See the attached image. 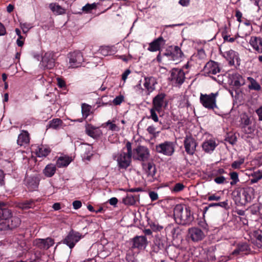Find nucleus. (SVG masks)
Here are the masks:
<instances>
[{
  "mask_svg": "<svg viewBox=\"0 0 262 262\" xmlns=\"http://www.w3.org/2000/svg\"><path fill=\"white\" fill-rule=\"evenodd\" d=\"M184 187L185 186L183 184L178 183L174 185L172 190V191L174 192H178L182 191L184 188Z\"/></svg>",
  "mask_w": 262,
  "mask_h": 262,
  "instance_id": "51",
  "label": "nucleus"
},
{
  "mask_svg": "<svg viewBox=\"0 0 262 262\" xmlns=\"http://www.w3.org/2000/svg\"><path fill=\"white\" fill-rule=\"evenodd\" d=\"M251 124L249 117L246 114L243 115L241 118V127L245 126H248Z\"/></svg>",
  "mask_w": 262,
  "mask_h": 262,
  "instance_id": "43",
  "label": "nucleus"
},
{
  "mask_svg": "<svg viewBox=\"0 0 262 262\" xmlns=\"http://www.w3.org/2000/svg\"><path fill=\"white\" fill-rule=\"evenodd\" d=\"M250 44L258 53H262V38L258 37L252 36L250 40Z\"/></svg>",
  "mask_w": 262,
  "mask_h": 262,
  "instance_id": "24",
  "label": "nucleus"
},
{
  "mask_svg": "<svg viewBox=\"0 0 262 262\" xmlns=\"http://www.w3.org/2000/svg\"><path fill=\"white\" fill-rule=\"evenodd\" d=\"M242 129V130L245 133V134H252L254 129V128L252 127V126H243L242 127H241Z\"/></svg>",
  "mask_w": 262,
  "mask_h": 262,
  "instance_id": "52",
  "label": "nucleus"
},
{
  "mask_svg": "<svg viewBox=\"0 0 262 262\" xmlns=\"http://www.w3.org/2000/svg\"><path fill=\"white\" fill-rule=\"evenodd\" d=\"M219 93H211L209 94H200V101L201 104L206 108L209 110H213L217 108L216 104V98Z\"/></svg>",
  "mask_w": 262,
  "mask_h": 262,
  "instance_id": "3",
  "label": "nucleus"
},
{
  "mask_svg": "<svg viewBox=\"0 0 262 262\" xmlns=\"http://www.w3.org/2000/svg\"><path fill=\"white\" fill-rule=\"evenodd\" d=\"M57 85L59 88H63L66 86L65 82L61 78H58L57 79Z\"/></svg>",
  "mask_w": 262,
  "mask_h": 262,
  "instance_id": "61",
  "label": "nucleus"
},
{
  "mask_svg": "<svg viewBox=\"0 0 262 262\" xmlns=\"http://www.w3.org/2000/svg\"><path fill=\"white\" fill-rule=\"evenodd\" d=\"M230 176L232 179L230 185L232 186L235 185L239 181L238 173L236 172H232L230 173Z\"/></svg>",
  "mask_w": 262,
  "mask_h": 262,
  "instance_id": "45",
  "label": "nucleus"
},
{
  "mask_svg": "<svg viewBox=\"0 0 262 262\" xmlns=\"http://www.w3.org/2000/svg\"><path fill=\"white\" fill-rule=\"evenodd\" d=\"M126 259L127 262H139L134 255L130 254L126 255Z\"/></svg>",
  "mask_w": 262,
  "mask_h": 262,
  "instance_id": "56",
  "label": "nucleus"
},
{
  "mask_svg": "<svg viewBox=\"0 0 262 262\" xmlns=\"http://www.w3.org/2000/svg\"><path fill=\"white\" fill-rule=\"evenodd\" d=\"M165 96L166 95L164 93H161L158 94L153 99V107H155L158 113L162 111V108L164 106L165 101Z\"/></svg>",
  "mask_w": 262,
  "mask_h": 262,
  "instance_id": "17",
  "label": "nucleus"
},
{
  "mask_svg": "<svg viewBox=\"0 0 262 262\" xmlns=\"http://www.w3.org/2000/svg\"><path fill=\"white\" fill-rule=\"evenodd\" d=\"M62 124V121L60 119H54L49 122L48 127L54 129H58Z\"/></svg>",
  "mask_w": 262,
  "mask_h": 262,
  "instance_id": "36",
  "label": "nucleus"
},
{
  "mask_svg": "<svg viewBox=\"0 0 262 262\" xmlns=\"http://www.w3.org/2000/svg\"><path fill=\"white\" fill-rule=\"evenodd\" d=\"M56 170V166L53 164L47 165L43 170V173L47 177H52Z\"/></svg>",
  "mask_w": 262,
  "mask_h": 262,
  "instance_id": "32",
  "label": "nucleus"
},
{
  "mask_svg": "<svg viewBox=\"0 0 262 262\" xmlns=\"http://www.w3.org/2000/svg\"><path fill=\"white\" fill-rule=\"evenodd\" d=\"M39 181L37 176H27L24 180V184L29 191H34L37 190Z\"/></svg>",
  "mask_w": 262,
  "mask_h": 262,
  "instance_id": "13",
  "label": "nucleus"
},
{
  "mask_svg": "<svg viewBox=\"0 0 262 262\" xmlns=\"http://www.w3.org/2000/svg\"><path fill=\"white\" fill-rule=\"evenodd\" d=\"M247 79L250 82V84L248 85V88L250 90L255 91H259L261 90V86L254 78L251 77H248Z\"/></svg>",
  "mask_w": 262,
  "mask_h": 262,
  "instance_id": "35",
  "label": "nucleus"
},
{
  "mask_svg": "<svg viewBox=\"0 0 262 262\" xmlns=\"http://www.w3.org/2000/svg\"><path fill=\"white\" fill-rule=\"evenodd\" d=\"M34 201L32 200L25 201L18 204V207L22 209H27L34 206Z\"/></svg>",
  "mask_w": 262,
  "mask_h": 262,
  "instance_id": "37",
  "label": "nucleus"
},
{
  "mask_svg": "<svg viewBox=\"0 0 262 262\" xmlns=\"http://www.w3.org/2000/svg\"><path fill=\"white\" fill-rule=\"evenodd\" d=\"M82 206V203L80 201H74L73 202V206L74 209H78Z\"/></svg>",
  "mask_w": 262,
  "mask_h": 262,
  "instance_id": "58",
  "label": "nucleus"
},
{
  "mask_svg": "<svg viewBox=\"0 0 262 262\" xmlns=\"http://www.w3.org/2000/svg\"><path fill=\"white\" fill-rule=\"evenodd\" d=\"M156 112L157 111L156 110H155V108L152 107L150 110V115L148 117V118L151 119L155 122H158L159 121V118Z\"/></svg>",
  "mask_w": 262,
  "mask_h": 262,
  "instance_id": "44",
  "label": "nucleus"
},
{
  "mask_svg": "<svg viewBox=\"0 0 262 262\" xmlns=\"http://www.w3.org/2000/svg\"><path fill=\"white\" fill-rule=\"evenodd\" d=\"M20 224V219L17 216H11L8 219H0V230H6L8 228L12 229L17 227Z\"/></svg>",
  "mask_w": 262,
  "mask_h": 262,
  "instance_id": "10",
  "label": "nucleus"
},
{
  "mask_svg": "<svg viewBox=\"0 0 262 262\" xmlns=\"http://www.w3.org/2000/svg\"><path fill=\"white\" fill-rule=\"evenodd\" d=\"M254 190L253 188L248 187L242 189L240 191H237V195L239 201H244L245 203L250 202L254 195Z\"/></svg>",
  "mask_w": 262,
  "mask_h": 262,
  "instance_id": "12",
  "label": "nucleus"
},
{
  "mask_svg": "<svg viewBox=\"0 0 262 262\" xmlns=\"http://www.w3.org/2000/svg\"><path fill=\"white\" fill-rule=\"evenodd\" d=\"M85 128V133L93 138L99 137L102 134L99 127H95L91 124H86Z\"/></svg>",
  "mask_w": 262,
  "mask_h": 262,
  "instance_id": "18",
  "label": "nucleus"
},
{
  "mask_svg": "<svg viewBox=\"0 0 262 262\" xmlns=\"http://www.w3.org/2000/svg\"><path fill=\"white\" fill-rule=\"evenodd\" d=\"M83 237L84 235L72 229L63 239V243L70 249H72L76 244Z\"/></svg>",
  "mask_w": 262,
  "mask_h": 262,
  "instance_id": "4",
  "label": "nucleus"
},
{
  "mask_svg": "<svg viewBox=\"0 0 262 262\" xmlns=\"http://www.w3.org/2000/svg\"><path fill=\"white\" fill-rule=\"evenodd\" d=\"M166 41L162 37H159L149 43L148 50L151 52L160 51L165 44Z\"/></svg>",
  "mask_w": 262,
  "mask_h": 262,
  "instance_id": "19",
  "label": "nucleus"
},
{
  "mask_svg": "<svg viewBox=\"0 0 262 262\" xmlns=\"http://www.w3.org/2000/svg\"><path fill=\"white\" fill-rule=\"evenodd\" d=\"M250 250V248L248 244L243 243L237 245L236 249L232 252L233 255L247 254Z\"/></svg>",
  "mask_w": 262,
  "mask_h": 262,
  "instance_id": "26",
  "label": "nucleus"
},
{
  "mask_svg": "<svg viewBox=\"0 0 262 262\" xmlns=\"http://www.w3.org/2000/svg\"><path fill=\"white\" fill-rule=\"evenodd\" d=\"M29 135L27 131L23 130L18 137L17 143L20 146L25 145L29 142Z\"/></svg>",
  "mask_w": 262,
  "mask_h": 262,
  "instance_id": "29",
  "label": "nucleus"
},
{
  "mask_svg": "<svg viewBox=\"0 0 262 262\" xmlns=\"http://www.w3.org/2000/svg\"><path fill=\"white\" fill-rule=\"evenodd\" d=\"M156 127L153 125L149 126L147 128V131L148 132V133L153 135V136L155 138L158 136V134L159 133V132H156Z\"/></svg>",
  "mask_w": 262,
  "mask_h": 262,
  "instance_id": "49",
  "label": "nucleus"
},
{
  "mask_svg": "<svg viewBox=\"0 0 262 262\" xmlns=\"http://www.w3.org/2000/svg\"><path fill=\"white\" fill-rule=\"evenodd\" d=\"M50 148L43 145L38 146L36 150V154L37 156L40 158L46 157L50 154Z\"/></svg>",
  "mask_w": 262,
  "mask_h": 262,
  "instance_id": "31",
  "label": "nucleus"
},
{
  "mask_svg": "<svg viewBox=\"0 0 262 262\" xmlns=\"http://www.w3.org/2000/svg\"><path fill=\"white\" fill-rule=\"evenodd\" d=\"M149 197L151 201H154L158 199V195L157 192L154 191H151L149 193Z\"/></svg>",
  "mask_w": 262,
  "mask_h": 262,
  "instance_id": "57",
  "label": "nucleus"
},
{
  "mask_svg": "<svg viewBox=\"0 0 262 262\" xmlns=\"http://www.w3.org/2000/svg\"><path fill=\"white\" fill-rule=\"evenodd\" d=\"M54 244L53 239L48 237L45 239L37 238L33 241V244L41 250H47Z\"/></svg>",
  "mask_w": 262,
  "mask_h": 262,
  "instance_id": "14",
  "label": "nucleus"
},
{
  "mask_svg": "<svg viewBox=\"0 0 262 262\" xmlns=\"http://www.w3.org/2000/svg\"><path fill=\"white\" fill-rule=\"evenodd\" d=\"M173 215L176 223L180 225L189 224L193 220L190 208L182 204H178L175 206Z\"/></svg>",
  "mask_w": 262,
  "mask_h": 262,
  "instance_id": "1",
  "label": "nucleus"
},
{
  "mask_svg": "<svg viewBox=\"0 0 262 262\" xmlns=\"http://www.w3.org/2000/svg\"><path fill=\"white\" fill-rule=\"evenodd\" d=\"M91 109V107L89 105L83 104L81 106V112L83 117L85 118H87L90 114Z\"/></svg>",
  "mask_w": 262,
  "mask_h": 262,
  "instance_id": "41",
  "label": "nucleus"
},
{
  "mask_svg": "<svg viewBox=\"0 0 262 262\" xmlns=\"http://www.w3.org/2000/svg\"><path fill=\"white\" fill-rule=\"evenodd\" d=\"M20 27L24 33L28 32V31L33 27L32 24L28 23H20Z\"/></svg>",
  "mask_w": 262,
  "mask_h": 262,
  "instance_id": "47",
  "label": "nucleus"
},
{
  "mask_svg": "<svg viewBox=\"0 0 262 262\" xmlns=\"http://www.w3.org/2000/svg\"><path fill=\"white\" fill-rule=\"evenodd\" d=\"M69 66L70 68H77L81 66L84 61L82 53L79 51L70 53L68 55Z\"/></svg>",
  "mask_w": 262,
  "mask_h": 262,
  "instance_id": "7",
  "label": "nucleus"
},
{
  "mask_svg": "<svg viewBox=\"0 0 262 262\" xmlns=\"http://www.w3.org/2000/svg\"><path fill=\"white\" fill-rule=\"evenodd\" d=\"M142 166L148 180L150 182L154 181L156 173L155 165L152 162H148L147 163H143Z\"/></svg>",
  "mask_w": 262,
  "mask_h": 262,
  "instance_id": "16",
  "label": "nucleus"
},
{
  "mask_svg": "<svg viewBox=\"0 0 262 262\" xmlns=\"http://www.w3.org/2000/svg\"><path fill=\"white\" fill-rule=\"evenodd\" d=\"M150 227L153 231L157 232L161 231L163 227L157 222H153L150 224Z\"/></svg>",
  "mask_w": 262,
  "mask_h": 262,
  "instance_id": "46",
  "label": "nucleus"
},
{
  "mask_svg": "<svg viewBox=\"0 0 262 262\" xmlns=\"http://www.w3.org/2000/svg\"><path fill=\"white\" fill-rule=\"evenodd\" d=\"M106 124L109 126V129L112 131H118L119 130L118 127L116 124L112 123L110 121H108Z\"/></svg>",
  "mask_w": 262,
  "mask_h": 262,
  "instance_id": "55",
  "label": "nucleus"
},
{
  "mask_svg": "<svg viewBox=\"0 0 262 262\" xmlns=\"http://www.w3.org/2000/svg\"><path fill=\"white\" fill-rule=\"evenodd\" d=\"M108 202L111 205H115L118 202V200L116 198H112Z\"/></svg>",
  "mask_w": 262,
  "mask_h": 262,
  "instance_id": "64",
  "label": "nucleus"
},
{
  "mask_svg": "<svg viewBox=\"0 0 262 262\" xmlns=\"http://www.w3.org/2000/svg\"><path fill=\"white\" fill-rule=\"evenodd\" d=\"M156 150L158 153L166 156H171L174 151V145L173 142L165 141L156 146Z\"/></svg>",
  "mask_w": 262,
  "mask_h": 262,
  "instance_id": "8",
  "label": "nucleus"
},
{
  "mask_svg": "<svg viewBox=\"0 0 262 262\" xmlns=\"http://www.w3.org/2000/svg\"><path fill=\"white\" fill-rule=\"evenodd\" d=\"M42 65L46 69H53L55 66L54 53L52 52L46 53L42 58Z\"/></svg>",
  "mask_w": 262,
  "mask_h": 262,
  "instance_id": "15",
  "label": "nucleus"
},
{
  "mask_svg": "<svg viewBox=\"0 0 262 262\" xmlns=\"http://www.w3.org/2000/svg\"><path fill=\"white\" fill-rule=\"evenodd\" d=\"M214 206H220L222 208L227 209V208H228V201H224V202H220V203H211L208 205V207H205V209L207 210L208 209V208L214 207Z\"/></svg>",
  "mask_w": 262,
  "mask_h": 262,
  "instance_id": "42",
  "label": "nucleus"
},
{
  "mask_svg": "<svg viewBox=\"0 0 262 262\" xmlns=\"http://www.w3.org/2000/svg\"><path fill=\"white\" fill-rule=\"evenodd\" d=\"M171 55L173 60H177L182 57L183 53L179 47L176 46Z\"/></svg>",
  "mask_w": 262,
  "mask_h": 262,
  "instance_id": "40",
  "label": "nucleus"
},
{
  "mask_svg": "<svg viewBox=\"0 0 262 262\" xmlns=\"http://www.w3.org/2000/svg\"><path fill=\"white\" fill-rule=\"evenodd\" d=\"M6 204L0 201V219L7 220L11 216V211L5 207Z\"/></svg>",
  "mask_w": 262,
  "mask_h": 262,
  "instance_id": "28",
  "label": "nucleus"
},
{
  "mask_svg": "<svg viewBox=\"0 0 262 262\" xmlns=\"http://www.w3.org/2000/svg\"><path fill=\"white\" fill-rule=\"evenodd\" d=\"M72 161L69 157H61L57 161L56 164L58 167L67 166Z\"/></svg>",
  "mask_w": 262,
  "mask_h": 262,
  "instance_id": "33",
  "label": "nucleus"
},
{
  "mask_svg": "<svg viewBox=\"0 0 262 262\" xmlns=\"http://www.w3.org/2000/svg\"><path fill=\"white\" fill-rule=\"evenodd\" d=\"M251 179H250V183L252 184L257 183L259 180L262 179V171L257 170L253 172L251 174Z\"/></svg>",
  "mask_w": 262,
  "mask_h": 262,
  "instance_id": "38",
  "label": "nucleus"
},
{
  "mask_svg": "<svg viewBox=\"0 0 262 262\" xmlns=\"http://www.w3.org/2000/svg\"><path fill=\"white\" fill-rule=\"evenodd\" d=\"M221 199L220 196L216 195L215 194L210 195L208 197V200L209 201H219Z\"/></svg>",
  "mask_w": 262,
  "mask_h": 262,
  "instance_id": "59",
  "label": "nucleus"
},
{
  "mask_svg": "<svg viewBox=\"0 0 262 262\" xmlns=\"http://www.w3.org/2000/svg\"><path fill=\"white\" fill-rule=\"evenodd\" d=\"M259 120L262 121V106L256 111Z\"/></svg>",
  "mask_w": 262,
  "mask_h": 262,
  "instance_id": "62",
  "label": "nucleus"
},
{
  "mask_svg": "<svg viewBox=\"0 0 262 262\" xmlns=\"http://www.w3.org/2000/svg\"><path fill=\"white\" fill-rule=\"evenodd\" d=\"M123 99H124V97L122 95H119V96L116 97L113 100V102L115 105H119L123 101Z\"/></svg>",
  "mask_w": 262,
  "mask_h": 262,
  "instance_id": "54",
  "label": "nucleus"
},
{
  "mask_svg": "<svg viewBox=\"0 0 262 262\" xmlns=\"http://www.w3.org/2000/svg\"><path fill=\"white\" fill-rule=\"evenodd\" d=\"M93 147L89 144H83L81 146V150L83 153V158L90 160L93 156Z\"/></svg>",
  "mask_w": 262,
  "mask_h": 262,
  "instance_id": "27",
  "label": "nucleus"
},
{
  "mask_svg": "<svg viewBox=\"0 0 262 262\" xmlns=\"http://www.w3.org/2000/svg\"><path fill=\"white\" fill-rule=\"evenodd\" d=\"M214 182L217 184H222L225 183H227L226 179L222 176H215V178L214 179Z\"/></svg>",
  "mask_w": 262,
  "mask_h": 262,
  "instance_id": "48",
  "label": "nucleus"
},
{
  "mask_svg": "<svg viewBox=\"0 0 262 262\" xmlns=\"http://www.w3.org/2000/svg\"><path fill=\"white\" fill-rule=\"evenodd\" d=\"M96 6L95 3H93L92 4H87L86 5L82 7V10L83 11L88 13L91 10L95 8Z\"/></svg>",
  "mask_w": 262,
  "mask_h": 262,
  "instance_id": "50",
  "label": "nucleus"
},
{
  "mask_svg": "<svg viewBox=\"0 0 262 262\" xmlns=\"http://www.w3.org/2000/svg\"><path fill=\"white\" fill-rule=\"evenodd\" d=\"M190 0H180L179 4L182 6H187L189 5Z\"/></svg>",
  "mask_w": 262,
  "mask_h": 262,
  "instance_id": "63",
  "label": "nucleus"
},
{
  "mask_svg": "<svg viewBox=\"0 0 262 262\" xmlns=\"http://www.w3.org/2000/svg\"><path fill=\"white\" fill-rule=\"evenodd\" d=\"M126 148L127 151H124V149L118 154L117 159L118 165L120 168L126 169L128 167L132 161V144L129 142H127L126 144Z\"/></svg>",
  "mask_w": 262,
  "mask_h": 262,
  "instance_id": "2",
  "label": "nucleus"
},
{
  "mask_svg": "<svg viewBox=\"0 0 262 262\" xmlns=\"http://www.w3.org/2000/svg\"><path fill=\"white\" fill-rule=\"evenodd\" d=\"M147 239L144 236H137L133 239V245L132 248L142 249L145 247Z\"/></svg>",
  "mask_w": 262,
  "mask_h": 262,
  "instance_id": "23",
  "label": "nucleus"
},
{
  "mask_svg": "<svg viewBox=\"0 0 262 262\" xmlns=\"http://www.w3.org/2000/svg\"><path fill=\"white\" fill-rule=\"evenodd\" d=\"M188 236L193 242H199L205 237L206 234L199 228L194 227L188 229Z\"/></svg>",
  "mask_w": 262,
  "mask_h": 262,
  "instance_id": "11",
  "label": "nucleus"
},
{
  "mask_svg": "<svg viewBox=\"0 0 262 262\" xmlns=\"http://www.w3.org/2000/svg\"><path fill=\"white\" fill-rule=\"evenodd\" d=\"M130 73V71L128 69H127L125 71V72L122 75V79L125 81L126 79L127 78L128 75Z\"/></svg>",
  "mask_w": 262,
  "mask_h": 262,
  "instance_id": "60",
  "label": "nucleus"
},
{
  "mask_svg": "<svg viewBox=\"0 0 262 262\" xmlns=\"http://www.w3.org/2000/svg\"><path fill=\"white\" fill-rule=\"evenodd\" d=\"M133 158L134 160H137L140 161H145L149 157V150L144 146H138L132 151Z\"/></svg>",
  "mask_w": 262,
  "mask_h": 262,
  "instance_id": "6",
  "label": "nucleus"
},
{
  "mask_svg": "<svg viewBox=\"0 0 262 262\" xmlns=\"http://www.w3.org/2000/svg\"><path fill=\"white\" fill-rule=\"evenodd\" d=\"M51 10L56 15H62L66 13V9L56 3L49 5Z\"/></svg>",
  "mask_w": 262,
  "mask_h": 262,
  "instance_id": "30",
  "label": "nucleus"
},
{
  "mask_svg": "<svg viewBox=\"0 0 262 262\" xmlns=\"http://www.w3.org/2000/svg\"><path fill=\"white\" fill-rule=\"evenodd\" d=\"M144 86L147 90V94L149 95L155 90V85L157 83V80L153 77H147L144 78Z\"/></svg>",
  "mask_w": 262,
  "mask_h": 262,
  "instance_id": "21",
  "label": "nucleus"
},
{
  "mask_svg": "<svg viewBox=\"0 0 262 262\" xmlns=\"http://www.w3.org/2000/svg\"><path fill=\"white\" fill-rule=\"evenodd\" d=\"M204 71L208 75H216L220 72V69L217 62L211 61L206 64Z\"/></svg>",
  "mask_w": 262,
  "mask_h": 262,
  "instance_id": "20",
  "label": "nucleus"
},
{
  "mask_svg": "<svg viewBox=\"0 0 262 262\" xmlns=\"http://www.w3.org/2000/svg\"><path fill=\"white\" fill-rule=\"evenodd\" d=\"M169 79L173 85H180L185 79V73L181 69H173L171 71Z\"/></svg>",
  "mask_w": 262,
  "mask_h": 262,
  "instance_id": "9",
  "label": "nucleus"
},
{
  "mask_svg": "<svg viewBox=\"0 0 262 262\" xmlns=\"http://www.w3.org/2000/svg\"><path fill=\"white\" fill-rule=\"evenodd\" d=\"M138 196L137 195H133L130 194H127L126 196L122 200L123 203L127 205H133L136 203Z\"/></svg>",
  "mask_w": 262,
  "mask_h": 262,
  "instance_id": "34",
  "label": "nucleus"
},
{
  "mask_svg": "<svg viewBox=\"0 0 262 262\" xmlns=\"http://www.w3.org/2000/svg\"><path fill=\"white\" fill-rule=\"evenodd\" d=\"M216 146L217 144L216 142L213 139L206 140L202 145L203 150L207 153L212 152Z\"/></svg>",
  "mask_w": 262,
  "mask_h": 262,
  "instance_id": "25",
  "label": "nucleus"
},
{
  "mask_svg": "<svg viewBox=\"0 0 262 262\" xmlns=\"http://www.w3.org/2000/svg\"><path fill=\"white\" fill-rule=\"evenodd\" d=\"M229 76L231 79L233 84L236 87H239L244 85L245 83V80L243 77L236 72L229 74Z\"/></svg>",
  "mask_w": 262,
  "mask_h": 262,
  "instance_id": "22",
  "label": "nucleus"
},
{
  "mask_svg": "<svg viewBox=\"0 0 262 262\" xmlns=\"http://www.w3.org/2000/svg\"><path fill=\"white\" fill-rule=\"evenodd\" d=\"M244 163V160L241 159L238 161H235L231 164V167L233 169H237L240 168L241 165Z\"/></svg>",
  "mask_w": 262,
  "mask_h": 262,
  "instance_id": "53",
  "label": "nucleus"
},
{
  "mask_svg": "<svg viewBox=\"0 0 262 262\" xmlns=\"http://www.w3.org/2000/svg\"><path fill=\"white\" fill-rule=\"evenodd\" d=\"M184 146L186 153L192 156L196 151V147L198 146V142L190 134L186 135L184 137Z\"/></svg>",
  "mask_w": 262,
  "mask_h": 262,
  "instance_id": "5",
  "label": "nucleus"
},
{
  "mask_svg": "<svg viewBox=\"0 0 262 262\" xmlns=\"http://www.w3.org/2000/svg\"><path fill=\"white\" fill-rule=\"evenodd\" d=\"M253 237L257 246H262V231L261 230L255 231L253 233Z\"/></svg>",
  "mask_w": 262,
  "mask_h": 262,
  "instance_id": "39",
  "label": "nucleus"
}]
</instances>
